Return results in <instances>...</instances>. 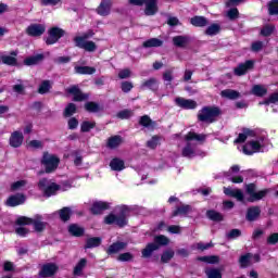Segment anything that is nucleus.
I'll list each match as a JSON object with an SVG mask.
<instances>
[{
	"instance_id": "7c9ffc66",
	"label": "nucleus",
	"mask_w": 278,
	"mask_h": 278,
	"mask_svg": "<svg viewBox=\"0 0 278 278\" xmlns=\"http://www.w3.org/2000/svg\"><path fill=\"white\" fill-rule=\"evenodd\" d=\"M190 23L194 27H205L207 25V18L204 16H194L190 20Z\"/></svg>"
},
{
	"instance_id": "bf43d9fd",
	"label": "nucleus",
	"mask_w": 278,
	"mask_h": 278,
	"mask_svg": "<svg viewBox=\"0 0 278 278\" xmlns=\"http://www.w3.org/2000/svg\"><path fill=\"white\" fill-rule=\"evenodd\" d=\"M270 103H278V93H274L264 102H260V105H270Z\"/></svg>"
},
{
	"instance_id": "f3484780",
	"label": "nucleus",
	"mask_w": 278,
	"mask_h": 278,
	"mask_svg": "<svg viewBox=\"0 0 278 278\" xmlns=\"http://www.w3.org/2000/svg\"><path fill=\"white\" fill-rule=\"evenodd\" d=\"M25 201H26L25 195L22 193H17L15 195L9 197L5 203L9 207H16V205H23Z\"/></svg>"
},
{
	"instance_id": "ea45409f",
	"label": "nucleus",
	"mask_w": 278,
	"mask_h": 278,
	"mask_svg": "<svg viewBox=\"0 0 278 278\" xmlns=\"http://www.w3.org/2000/svg\"><path fill=\"white\" fill-rule=\"evenodd\" d=\"M162 40L157 38H152L143 42V47L151 48V47H162Z\"/></svg>"
},
{
	"instance_id": "f704fd0d",
	"label": "nucleus",
	"mask_w": 278,
	"mask_h": 278,
	"mask_svg": "<svg viewBox=\"0 0 278 278\" xmlns=\"http://www.w3.org/2000/svg\"><path fill=\"white\" fill-rule=\"evenodd\" d=\"M68 232L72 236L79 237L84 235V228L79 227L77 224H73L68 227Z\"/></svg>"
},
{
	"instance_id": "f257e3e1",
	"label": "nucleus",
	"mask_w": 278,
	"mask_h": 278,
	"mask_svg": "<svg viewBox=\"0 0 278 278\" xmlns=\"http://www.w3.org/2000/svg\"><path fill=\"white\" fill-rule=\"evenodd\" d=\"M205 135L197 132H188L185 136L186 146L181 150L182 157H197V155H205L201 150L197 149V142H205Z\"/></svg>"
},
{
	"instance_id": "7ed1b4c3",
	"label": "nucleus",
	"mask_w": 278,
	"mask_h": 278,
	"mask_svg": "<svg viewBox=\"0 0 278 278\" xmlns=\"http://www.w3.org/2000/svg\"><path fill=\"white\" fill-rule=\"evenodd\" d=\"M117 212V214L111 213L104 217L105 225H117V227H125L127 225L129 207L126 205L118 206Z\"/></svg>"
},
{
	"instance_id": "4c0bfd02",
	"label": "nucleus",
	"mask_w": 278,
	"mask_h": 278,
	"mask_svg": "<svg viewBox=\"0 0 278 278\" xmlns=\"http://www.w3.org/2000/svg\"><path fill=\"white\" fill-rule=\"evenodd\" d=\"M27 186V180H17L11 185L12 192H18V190H23Z\"/></svg>"
},
{
	"instance_id": "c03bdc74",
	"label": "nucleus",
	"mask_w": 278,
	"mask_h": 278,
	"mask_svg": "<svg viewBox=\"0 0 278 278\" xmlns=\"http://www.w3.org/2000/svg\"><path fill=\"white\" fill-rule=\"evenodd\" d=\"M101 244V238L94 237L87 240L86 249H94Z\"/></svg>"
},
{
	"instance_id": "2f4dec72",
	"label": "nucleus",
	"mask_w": 278,
	"mask_h": 278,
	"mask_svg": "<svg viewBox=\"0 0 278 278\" xmlns=\"http://www.w3.org/2000/svg\"><path fill=\"white\" fill-rule=\"evenodd\" d=\"M86 264H88V261L86 258H81L76 266L74 267V275L76 277H80L81 273H84V269L86 268Z\"/></svg>"
},
{
	"instance_id": "58836bf2",
	"label": "nucleus",
	"mask_w": 278,
	"mask_h": 278,
	"mask_svg": "<svg viewBox=\"0 0 278 278\" xmlns=\"http://www.w3.org/2000/svg\"><path fill=\"white\" fill-rule=\"evenodd\" d=\"M220 31V25L212 24L205 30L206 36H216Z\"/></svg>"
},
{
	"instance_id": "37998d69",
	"label": "nucleus",
	"mask_w": 278,
	"mask_h": 278,
	"mask_svg": "<svg viewBox=\"0 0 278 278\" xmlns=\"http://www.w3.org/2000/svg\"><path fill=\"white\" fill-rule=\"evenodd\" d=\"M200 262H205L206 264H218L220 262V258L216 255L212 256H202L199 258Z\"/></svg>"
},
{
	"instance_id": "412c9836",
	"label": "nucleus",
	"mask_w": 278,
	"mask_h": 278,
	"mask_svg": "<svg viewBox=\"0 0 278 278\" xmlns=\"http://www.w3.org/2000/svg\"><path fill=\"white\" fill-rule=\"evenodd\" d=\"M105 210H110L109 202L96 201L91 205V212L93 214H101L102 212H105Z\"/></svg>"
},
{
	"instance_id": "774afa93",
	"label": "nucleus",
	"mask_w": 278,
	"mask_h": 278,
	"mask_svg": "<svg viewBox=\"0 0 278 278\" xmlns=\"http://www.w3.org/2000/svg\"><path fill=\"white\" fill-rule=\"evenodd\" d=\"M29 149H42V141L39 140H31L28 142Z\"/></svg>"
},
{
	"instance_id": "c85d7f7f",
	"label": "nucleus",
	"mask_w": 278,
	"mask_h": 278,
	"mask_svg": "<svg viewBox=\"0 0 278 278\" xmlns=\"http://www.w3.org/2000/svg\"><path fill=\"white\" fill-rule=\"evenodd\" d=\"M121 144H123V138L121 136H113L108 140L109 149H117Z\"/></svg>"
},
{
	"instance_id": "0e129e2a",
	"label": "nucleus",
	"mask_w": 278,
	"mask_h": 278,
	"mask_svg": "<svg viewBox=\"0 0 278 278\" xmlns=\"http://www.w3.org/2000/svg\"><path fill=\"white\" fill-rule=\"evenodd\" d=\"M121 88L124 92H131L134 84L131 81H123Z\"/></svg>"
},
{
	"instance_id": "8fccbe9b",
	"label": "nucleus",
	"mask_w": 278,
	"mask_h": 278,
	"mask_svg": "<svg viewBox=\"0 0 278 278\" xmlns=\"http://www.w3.org/2000/svg\"><path fill=\"white\" fill-rule=\"evenodd\" d=\"M206 216L210 218V220H223V215L216 211H207Z\"/></svg>"
},
{
	"instance_id": "72a5a7b5",
	"label": "nucleus",
	"mask_w": 278,
	"mask_h": 278,
	"mask_svg": "<svg viewBox=\"0 0 278 278\" xmlns=\"http://www.w3.org/2000/svg\"><path fill=\"white\" fill-rule=\"evenodd\" d=\"M268 90L262 86V85H255L252 88V94H255V97H264Z\"/></svg>"
},
{
	"instance_id": "393cba45",
	"label": "nucleus",
	"mask_w": 278,
	"mask_h": 278,
	"mask_svg": "<svg viewBox=\"0 0 278 278\" xmlns=\"http://www.w3.org/2000/svg\"><path fill=\"white\" fill-rule=\"evenodd\" d=\"M261 210L258 206H252L248 210L247 213V219L250 220L251 223L253 220H257V218H260V214H261Z\"/></svg>"
},
{
	"instance_id": "aec40b11",
	"label": "nucleus",
	"mask_w": 278,
	"mask_h": 278,
	"mask_svg": "<svg viewBox=\"0 0 278 278\" xmlns=\"http://www.w3.org/2000/svg\"><path fill=\"white\" fill-rule=\"evenodd\" d=\"M23 140H24L23 132L14 131L13 134H11L9 142L11 147H13L14 149H18V147L23 144Z\"/></svg>"
},
{
	"instance_id": "39448f33",
	"label": "nucleus",
	"mask_w": 278,
	"mask_h": 278,
	"mask_svg": "<svg viewBox=\"0 0 278 278\" xmlns=\"http://www.w3.org/2000/svg\"><path fill=\"white\" fill-rule=\"evenodd\" d=\"M220 116V109L216 106H204L198 113V119L202 123H214Z\"/></svg>"
},
{
	"instance_id": "6e6d98bb",
	"label": "nucleus",
	"mask_w": 278,
	"mask_h": 278,
	"mask_svg": "<svg viewBox=\"0 0 278 278\" xmlns=\"http://www.w3.org/2000/svg\"><path fill=\"white\" fill-rule=\"evenodd\" d=\"M174 255H175V252H173L172 250H168L163 253V255L161 256V261L166 264L170 262V260H173Z\"/></svg>"
},
{
	"instance_id": "4468645a",
	"label": "nucleus",
	"mask_w": 278,
	"mask_h": 278,
	"mask_svg": "<svg viewBox=\"0 0 278 278\" xmlns=\"http://www.w3.org/2000/svg\"><path fill=\"white\" fill-rule=\"evenodd\" d=\"M239 172L240 167L238 165H235L230 167L228 172L225 173V177L232 181V184H242V181H244V178H242V176H236V174Z\"/></svg>"
},
{
	"instance_id": "9b49d317",
	"label": "nucleus",
	"mask_w": 278,
	"mask_h": 278,
	"mask_svg": "<svg viewBox=\"0 0 278 278\" xmlns=\"http://www.w3.org/2000/svg\"><path fill=\"white\" fill-rule=\"evenodd\" d=\"M58 270H59V267L55 265V263L43 264L39 271V277H43V278L53 277V275H55Z\"/></svg>"
},
{
	"instance_id": "4be33fe9",
	"label": "nucleus",
	"mask_w": 278,
	"mask_h": 278,
	"mask_svg": "<svg viewBox=\"0 0 278 278\" xmlns=\"http://www.w3.org/2000/svg\"><path fill=\"white\" fill-rule=\"evenodd\" d=\"M253 61H247L245 63L239 64V66L235 68V75L242 77V75H245L247 71L253 68Z\"/></svg>"
},
{
	"instance_id": "603ef678",
	"label": "nucleus",
	"mask_w": 278,
	"mask_h": 278,
	"mask_svg": "<svg viewBox=\"0 0 278 278\" xmlns=\"http://www.w3.org/2000/svg\"><path fill=\"white\" fill-rule=\"evenodd\" d=\"M142 88H150V90H155L157 88V80L150 78L142 84Z\"/></svg>"
},
{
	"instance_id": "20e7f679",
	"label": "nucleus",
	"mask_w": 278,
	"mask_h": 278,
	"mask_svg": "<svg viewBox=\"0 0 278 278\" xmlns=\"http://www.w3.org/2000/svg\"><path fill=\"white\" fill-rule=\"evenodd\" d=\"M92 36H94V33L89 30L88 33H84L81 36L75 37L74 42L76 47H79V49H84L85 51L92 53L97 51V43L88 40V38H92Z\"/></svg>"
},
{
	"instance_id": "5fc2aeb1",
	"label": "nucleus",
	"mask_w": 278,
	"mask_h": 278,
	"mask_svg": "<svg viewBox=\"0 0 278 278\" xmlns=\"http://www.w3.org/2000/svg\"><path fill=\"white\" fill-rule=\"evenodd\" d=\"M251 257H253V255H251V254H245L240 257L239 262H240L242 268H247V266H249V264H251Z\"/></svg>"
},
{
	"instance_id": "3c124183",
	"label": "nucleus",
	"mask_w": 278,
	"mask_h": 278,
	"mask_svg": "<svg viewBox=\"0 0 278 278\" xmlns=\"http://www.w3.org/2000/svg\"><path fill=\"white\" fill-rule=\"evenodd\" d=\"M85 110H87V112H100L101 106L94 102H87L85 104Z\"/></svg>"
},
{
	"instance_id": "cd10ccee",
	"label": "nucleus",
	"mask_w": 278,
	"mask_h": 278,
	"mask_svg": "<svg viewBox=\"0 0 278 278\" xmlns=\"http://www.w3.org/2000/svg\"><path fill=\"white\" fill-rule=\"evenodd\" d=\"M110 167L112 170H125V161L121 159H113L110 163Z\"/></svg>"
},
{
	"instance_id": "de8ad7c7",
	"label": "nucleus",
	"mask_w": 278,
	"mask_h": 278,
	"mask_svg": "<svg viewBox=\"0 0 278 278\" xmlns=\"http://www.w3.org/2000/svg\"><path fill=\"white\" fill-rule=\"evenodd\" d=\"M162 141V138L154 136L152 137L148 142V147L149 149H156L157 147H160V142Z\"/></svg>"
},
{
	"instance_id": "b1692460",
	"label": "nucleus",
	"mask_w": 278,
	"mask_h": 278,
	"mask_svg": "<svg viewBox=\"0 0 278 278\" xmlns=\"http://www.w3.org/2000/svg\"><path fill=\"white\" fill-rule=\"evenodd\" d=\"M255 131L249 128H244L241 134H239L238 138L235 140L236 144H240L245 142L248 138H254Z\"/></svg>"
},
{
	"instance_id": "a18cd8bd",
	"label": "nucleus",
	"mask_w": 278,
	"mask_h": 278,
	"mask_svg": "<svg viewBox=\"0 0 278 278\" xmlns=\"http://www.w3.org/2000/svg\"><path fill=\"white\" fill-rule=\"evenodd\" d=\"M94 122H83L81 125H80V131H83L84 134L90 131L91 129H94Z\"/></svg>"
},
{
	"instance_id": "13d9d810",
	"label": "nucleus",
	"mask_w": 278,
	"mask_h": 278,
	"mask_svg": "<svg viewBox=\"0 0 278 278\" xmlns=\"http://www.w3.org/2000/svg\"><path fill=\"white\" fill-rule=\"evenodd\" d=\"M269 14H278V0H273L268 4Z\"/></svg>"
},
{
	"instance_id": "9d476101",
	"label": "nucleus",
	"mask_w": 278,
	"mask_h": 278,
	"mask_svg": "<svg viewBox=\"0 0 278 278\" xmlns=\"http://www.w3.org/2000/svg\"><path fill=\"white\" fill-rule=\"evenodd\" d=\"M263 140H252L243 147V153L245 155H253V153H260L262 149Z\"/></svg>"
},
{
	"instance_id": "5701e85b",
	"label": "nucleus",
	"mask_w": 278,
	"mask_h": 278,
	"mask_svg": "<svg viewBox=\"0 0 278 278\" xmlns=\"http://www.w3.org/2000/svg\"><path fill=\"white\" fill-rule=\"evenodd\" d=\"M224 193L227 197H232L233 199H237V201H244V193H242V190L240 189H231L224 187Z\"/></svg>"
},
{
	"instance_id": "f03ea898",
	"label": "nucleus",
	"mask_w": 278,
	"mask_h": 278,
	"mask_svg": "<svg viewBox=\"0 0 278 278\" xmlns=\"http://www.w3.org/2000/svg\"><path fill=\"white\" fill-rule=\"evenodd\" d=\"M37 187L46 197H53V194H58V192H66V190H71L72 188L71 182L58 185L53 180L47 178H41L38 181Z\"/></svg>"
},
{
	"instance_id": "6ab92c4d",
	"label": "nucleus",
	"mask_w": 278,
	"mask_h": 278,
	"mask_svg": "<svg viewBox=\"0 0 278 278\" xmlns=\"http://www.w3.org/2000/svg\"><path fill=\"white\" fill-rule=\"evenodd\" d=\"M67 92L73 94L74 101H86V99H88V93L81 92V90H79V88L76 86L70 87Z\"/></svg>"
},
{
	"instance_id": "bb28decb",
	"label": "nucleus",
	"mask_w": 278,
	"mask_h": 278,
	"mask_svg": "<svg viewBox=\"0 0 278 278\" xmlns=\"http://www.w3.org/2000/svg\"><path fill=\"white\" fill-rule=\"evenodd\" d=\"M220 96L224 99H230L231 101L236 99H240V92L233 90V89H225L220 92Z\"/></svg>"
},
{
	"instance_id": "680f3d73",
	"label": "nucleus",
	"mask_w": 278,
	"mask_h": 278,
	"mask_svg": "<svg viewBox=\"0 0 278 278\" xmlns=\"http://www.w3.org/2000/svg\"><path fill=\"white\" fill-rule=\"evenodd\" d=\"M118 77L121 79H129V77H131V70L129 68L119 70Z\"/></svg>"
},
{
	"instance_id": "a19ab883",
	"label": "nucleus",
	"mask_w": 278,
	"mask_h": 278,
	"mask_svg": "<svg viewBox=\"0 0 278 278\" xmlns=\"http://www.w3.org/2000/svg\"><path fill=\"white\" fill-rule=\"evenodd\" d=\"M49 90H51V81L43 80L38 89L39 94H47Z\"/></svg>"
},
{
	"instance_id": "423d86ee",
	"label": "nucleus",
	"mask_w": 278,
	"mask_h": 278,
	"mask_svg": "<svg viewBox=\"0 0 278 278\" xmlns=\"http://www.w3.org/2000/svg\"><path fill=\"white\" fill-rule=\"evenodd\" d=\"M41 166L45 168V173H55L58 166H60V157L55 156V154L43 153Z\"/></svg>"
},
{
	"instance_id": "473e14b6",
	"label": "nucleus",
	"mask_w": 278,
	"mask_h": 278,
	"mask_svg": "<svg viewBox=\"0 0 278 278\" xmlns=\"http://www.w3.org/2000/svg\"><path fill=\"white\" fill-rule=\"evenodd\" d=\"M125 247H127V243L125 242H116L113 243L109 249H108V253L112 254V253H118L121 251H123V249H125Z\"/></svg>"
},
{
	"instance_id": "1a4fd4ad",
	"label": "nucleus",
	"mask_w": 278,
	"mask_h": 278,
	"mask_svg": "<svg viewBox=\"0 0 278 278\" xmlns=\"http://www.w3.org/2000/svg\"><path fill=\"white\" fill-rule=\"evenodd\" d=\"M247 192L250 197L249 201L253 203L254 201H260L264 199L266 194H268V189L261 190V191H255V185L251 184L247 186Z\"/></svg>"
},
{
	"instance_id": "4d7b16f0",
	"label": "nucleus",
	"mask_w": 278,
	"mask_h": 278,
	"mask_svg": "<svg viewBox=\"0 0 278 278\" xmlns=\"http://www.w3.org/2000/svg\"><path fill=\"white\" fill-rule=\"evenodd\" d=\"M275 31V26L266 25L261 30V36H270Z\"/></svg>"
},
{
	"instance_id": "69168bd1",
	"label": "nucleus",
	"mask_w": 278,
	"mask_h": 278,
	"mask_svg": "<svg viewBox=\"0 0 278 278\" xmlns=\"http://www.w3.org/2000/svg\"><path fill=\"white\" fill-rule=\"evenodd\" d=\"M15 233H17V236H21L22 238H25V236L29 233V229H27V227L25 226H20L15 229Z\"/></svg>"
},
{
	"instance_id": "f8f14e48",
	"label": "nucleus",
	"mask_w": 278,
	"mask_h": 278,
	"mask_svg": "<svg viewBox=\"0 0 278 278\" xmlns=\"http://www.w3.org/2000/svg\"><path fill=\"white\" fill-rule=\"evenodd\" d=\"M62 36H64V30L59 27H53L49 30V36L46 39V42L48 45H55V42H58V40H60Z\"/></svg>"
},
{
	"instance_id": "864d4df0",
	"label": "nucleus",
	"mask_w": 278,
	"mask_h": 278,
	"mask_svg": "<svg viewBox=\"0 0 278 278\" xmlns=\"http://www.w3.org/2000/svg\"><path fill=\"white\" fill-rule=\"evenodd\" d=\"M118 262H131L134 260V254L126 252L117 256Z\"/></svg>"
},
{
	"instance_id": "052dcab7",
	"label": "nucleus",
	"mask_w": 278,
	"mask_h": 278,
	"mask_svg": "<svg viewBox=\"0 0 278 278\" xmlns=\"http://www.w3.org/2000/svg\"><path fill=\"white\" fill-rule=\"evenodd\" d=\"M2 62H3V64H8L9 66H14V65H16V58L10 56V55H4V56H2Z\"/></svg>"
},
{
	"instance_id": "c9c22d12",
	"label": "nucleus",
	"mask_w": 278,
	"mask_h": 278,
	"mask_svg": "<svg viewBox=\"0 0 278 278\" xmlns=\"http://www.w3.org/2000/svg\"><path fill=\"white\" fill-rule=\"evenodd\" d=\"M205 275L207 276V278H223V274L219 269L216 268L205 269Z\"/></svg>"
},
{
	"instance_id": "6e6552de",
	"label": "nucleus",
	"mask_w": 278,
	"mask_h": 278,
	"mask_svg": "<svg viewBox=\"0 0 278 278\" xmlns=\"http://www.w3.org/2000/svg\"><path fill=\"white\" fill-rule=\"evenodd\" d=\"M17 225H34L35 231H45L47 223L42 222V216L37 215L34 219L27 217H20L16 220Z\"/></svg>"
},
{
	"instance_id": "a211bd4d",
	"label": "nucleus",
	"mask_w": 278,
	"mask_h": 278,
	"mask_svg": "<svg viewBox=\"0 0 278 278\" xmlns=\"http://www.w3.org/2000/svg\"><path fill=\"white\" fill-rule=\"evenodd\" d=\"M143 5H146V16H154V14H157V0H146Z\"/></svg>"
},
{
	"instance_id": "09e8293b",
	"label": "nucleus",
	"mask_w": 278,
	"mask_h": 278,
	"mask_svg": "<svg viewBox=\"0 0 278 278\" xmlns=\"http://www.w3.org/2000/svg\"><path fill=\"white\" fill-rule=\"evenodd\" d=\"M188 212H190V206L181 205L173 213V216H185V214H188Z\"/></svg>"
},
{
	"instance_id": "338daca9",
	"label": "nucleus",
	"mask_w": 278,
	"mask_h": 278,
	"mask_svg": "<svg viewBox=\"0 0 278 278\" xmlns=\"http://www.w3.org/2000/svg\"><path fill=\"white\" fill-rule=\"evenodd\" d=\"M212 243H195L193 244V249H197L198 251H206V249H211Z\"/></svg>"
},
{
	"instance_id": "e433bc0d",
	"label": "nucleus",
	"mask_w": 278,
	"mask_h": 278,
	"mask_svg": "<svg viewBox=\"0 0 278 278\" xmlns=\"http://www.w3.org/2000/svg\"><path fill=\"white\" fill-rule=\"evenodd\" d=\"M188 37L184 36H176L173 38L175 47H186V45H188Z\"/></svg>"
},
{
	"instance_id": "49530a36",
	"label": "nucleus",
	"mask_w": 278,
	"mask_h": 278,
	"mask_svg": "<svg viewBox=\"0 0 278 278\" xmlns=\"http://www.w3.org/2000/svg\"><path fill=\"white\" fill-rule=\"evenodd\" d=\"M59 216H60L61 220L66 223V220H68V218H71V208L63 207L61 211H59Z\"/></svg>"
},
{
	"instance_id": "79ce46f5",
	"label": "nucleus",
	"mask_w": 278,
	"mask_h": 278,
	"mask_svg": "<svg viewBox=\"0 0 278 278\" xmlns=\"http://www.w3.org/2000/svg\"><path fill=\"white\" fill-rule=\"evenodd\" d=\"M42 60V55L38 54L36 56H30L24 61L26 66H34V64H38Z\"/></svg>"
},
{
	"instance_id": "ddd939ff",
	"label": "nucleus",
	"mask_w": 278,
	"mask_h": 278,
	"mask_svg": "<svg viewBox=\"0 0 278 278\" xmlns=\"http://www.w3.org/2000/svg\"><path fill=\"white\" fill-rule=\"evenodd\" d=\"M96 12L99 16L108 17L112 14V2L106 0H101L100 4L96 9Z\"/></svg>"
},
{
	"instance_id": "dca6fc26",
	"label": "nucleus",
	"mask_w": 278,
	"mask_h": 278,
	"mask_svg": "<svg viewBox=\"0 0 278 278\" xmlns=\"http://www.w3.org/2000/svg\"><path fill=\"white\" fill-rule=\"evenodd\" d=\"M47 29V26L45 24H31L27 28L28 36H42Z\"/></svg>"
},
{
	"instance_id": "a878e982",
	"label": "nucleus",
	"mask_w": 278,
	"mask_h": 278,
	"mask_svg": "<svg viewBox=\"0 0 278 278\" xmlns=\"http://www.w3.org/2000/svg\"><path fill=\"white\" fill-rule=\"evenodd\" d=\"M156 229H157V231H164V229H167V231H169V233H181V227H179V226L166 227V224L164 222H161Z\"/></svg>"
},
{
	"instance_id": "0eeeda50",
	"label": "nucleus",
	"mask_w": 278,
	"mask_h": 278,
	"mask_svg": "<svg viewBox=\"0 0 278 278\" xmlns=\"http://www.w3.org/2000/svg\"><path fill=\"white\" fill-rule=\"evenodd\" d=\"M170 242V240H168V238L166 236H156L154 238V243H149L146 249L142 250V255L143 257H151L153 251H157V249H160V247H166V244H168Z\"/></svg>"
},
{
	"instance_id": "2eb2a0df",
	"label": "nucleus",
	"mask_w": 278,
	"mask_h": 278,
	"mask_svg": "<svg viewBox=\"0 0 278 278\" xmlns=\"http://www.w3.org/2000/svg\"><path fill=\"white\" fill-rule=\"evenodd\" d=\"M175 103L178 108H182V110H197L198 105L197 101L185 98H176Z\"/></svg>"
},
{
	"instance_id": "c756f323",
	"label": "nucleus",
	"mask_w": 278,
	"mask_h": 278,
	"mask_svg": "<svg viewBox=\"0 0 278 278\" xmlns=\"http://www.w3.org/2000/svg\"><path fill=\"white\" fill-rule=\"evenodd\" d=\"M75 72L78 75H93V73H97V70L90 66H76Z\"/></svg>"
},
{
	"instance_id": "e2e57ef3",
	"label": "nucleus",
	"mask_w": 278,
	"mask_h": 278,
	"mask_svg": "<svg viewBox=\"0 0 278 278\" xmlns=\"http://www.w3.org/2000/svg\"><path fill=\"white\" fill-rule=\"evenodd\" d=\"M75 112H77V106H75V104H73V103H70L65 108V116H73V114H75Z\"/></svg>"
}]
</instances>
